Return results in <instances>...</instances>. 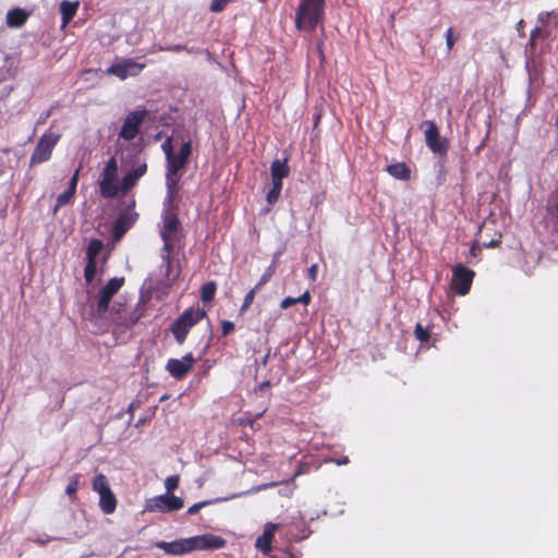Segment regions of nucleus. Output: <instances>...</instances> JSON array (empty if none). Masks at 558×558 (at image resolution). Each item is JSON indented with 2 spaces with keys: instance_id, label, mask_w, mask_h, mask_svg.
<instances>
[{
  "instance_id": "51",
  "label": "nucleus",
  "mask_w": 558,
  "mask_h": 558,
  "mask_svg": "<svg viewBox=\"0 0 558 558\" xmlns=\"http://www.w3.org/2000/svg\"><path fill=\"white\" fill-rule=\"evenodd\" d=\"M275 485H276V483L264 484L260 488L272 487Z\"/></svg>"
},
{
  "instance_id": "14",
  "label": "nucleus",
  "mask_w": 558,
  "mask_h": 558,
  "mask_svg": "<svg viewBox=\"0 0 558 558\" xmlns=\"http://www.w3.org/2000/svg\"><path fill=\"white\" fill-rule=\"evenodd\" d=\"M195 359L192 353L185 354L181 360L169 359L166 364L167 372L175 379L184 378L193 368Z\"/></svg>"
},
{
  "instance_id": "12",
  "label": "nucleus",
  "mask_w": 558,
  "mask_h": 558,
  "mask_svg": "<svg viewBox=\"0 0 558 558\" xmlns=\"http://www.w3.org/2000/svg\"><path fill=\"white\" fill-rule=\"evenodd\" d=\"M135 201H132L123 211H121L112 226V234L114 240H120L128 232L129 229L135 223L138 214L134 211Z\"/></svg>"
},
{
  "instance_id": "32",
  "label": "nucleus",
  "mask_w": 558,
  "mask_h": 558,
  "mask_svg": "<svg viewBox=\"0 0 558 558\" xmlns=\"http://www.w3.org/2000/svg\"><path fill=\"white\" fill-rule=\"evenodd\" d=\"M231 1L232 0H213L209 9L214 13L222 12Z\"/></svg>"
},
{
  "instance_id": "47",
  "label": "nucleus",
  "mask_w": 558,
  "mask_h": 558,
  "mask_svg": "<svg viewBox=\"0 0 558 558\" xmlns=\"http://www.w3.org/2000/svg\"><path fill=\"white\" fill-rule=\"evenodd\" d=\"M303 471H304V468H302V465H300L298 471L294 473V477L301 475L303 473Z\"/></svg>"
},
{
  "instance_id": "50",
  "label": "nucleus",
  "mask_w": 558,
  "mask_h": 558,
  "mask_svg": "<svg viewBox=\"0 0 558 558\" xmlns=\"http://www.w3.org/2000/svg\"><path fill=\"white\" fill-rule=\"evenodd\" d=\"M349 462V459L345 457L341 461H338V464H347Z\"/></svg>"
},
{
  "instance_id": "28",
  "label": "nucleus",
  "mask_w": 558,
  "mask_h": 558,
  "mask_svg": "<svg viewBox=\"0 0 558 558\" xmlns=\"http://www.w3.org/2000/svg\"><path fill=\"white\" fill-rule=\"evenodd\" d=\"M271 184L272 186L266 195V199L270 205L275 204L279 199L283 185L282 182L277 181H271Z\"/></svg>"
},
{
  "instance_id": "9",
  "label": "nucleus",
  "mask_w": 558,
  "mask_h": 558,
  "mask_svg": "<svg viewBox=\"0 0 558 558\" xmlns=\"http://www.w3.org/2000/svg\"><path fill=\"white\" fill-rule=\"evenodd\" d=\"M422 125L425 126L424 135L427 147L434 154L445 156L449 148L448 141L447 138L440 136L436 123L434 121L427 120L424 121Z\"/></svg>"
},
{
  "instance_id": "3",
  "label": "nucleus",
  "mask_w": 558,
  "mask_h": 558,
  "mask_svg": "<svg viewBox=\"0 0 558 558\" xmlns=\"http://www.w3.org/2000/svg\"><path fill=\"white\" fill-rule=\"evenodd\" d=\"M205 316L206 311L199 306L185 310L177 319H174L170 327L175 341L179 344H183L190 330Z\"/></svg>"
},
{
  "instance_id": "48",
  "label": "nucleus",
  "mask_w": 558,
  "mask_h": 558,
  "mask_svg": "<svg viewBox=\"0 0 558 558\" xmlns=\"http://www.w3.org/2000/svg\"><path fill=\"white\" fill-rule=\"evenodd\" d=\"M537 33H538V29H537V28H535V29L532 32V34H531V44H533L534 37L537 35Z\"/></svg>"
},
{
  "instance_id": "24",
  "label": "nucleus",
  "mask_w": 558,
  "mask_h": 558,
  "mask_svg": "<svg viewBox=\"0 0 558 558\" xmlns=\"http://www.w3.org/2000/svg\"><path fill=\"white\" fill-rule=\"evenodd\" d=\"M104 248V243L99 239H93L86 248V259L96 260Z\"/></svg>"
},
{
  "instance_id": "19",
  "label": "nucleus",
  "mask_w": 558,
  "mask_h": 558,
  "mask_svg": "<svg viewBox=\"0 0 558 558\" xmlns=\"http://www.w3.org/2000/svg\"><path fill=\"white\" fill-rule=\"evenodd\" d=\"M78 1H69V0H62L60 2V13L62 16V25L61 27L64 28L75 16L77 9H78Z\"/></svg>"
},
{
  "instance_id": "38",
  "label": "nucleus",
  "mask_w": 558,
  "mask_h": 558,
  "mask_svg": "<svg viewBox=\"0 0 558 558\" xmlns=\"http://www.w3.org/2000/svg\"><path fill=\"white\" fill-rule=\"evenodd\" d=\"M221 333L223 337L228 336L234 330V324L230 320H222L221 322Z\"/></svg>"
},
{
  "instance_id": "45",
  "label": "nucleus",
  "mask_w": 558,
  "mask_h": 558,
  "mask_svg": "<svg viewBox=\"0 0 558 558\" xmlns=\"http://www.w3.org/2000/svg\"><path fill=\"white\" fill-rule=\"evenodd\" d=\"M500 243H501V234H499L498 238L495 240H492L489 242H483V246L493 248V247L499 246Z\"/></svg>"
},
{
  "instance_id": "53",
  "label": "nucleus",
  "mask_w": 558,
  "mask_h": 558,
  "mask_svg": "<svg viewBox=\"0 0 558 558\" xmlns=\"http://www.w3.org/2000/svg\"><path fill=\"white\" fill-rule=\"evenodd\" d=\"M267 386H269V381H265V383H263V384L260 385V388L263 389L264 387H267Z\"/></svg>"
},
{
  "instance_id": "29",
  "label": "nucleus",
  "mask_w": 558,
  "mask_h": 558,
  "mask_svg": "<svg viewBox=\"0 0 558 558\" xmlns=\"http://www.w3.org/2000/svg\"><path fill=\"white\" fill-rule=\"evenodd\" d=\"M97 270V260L86 259V265L84 268V279L86 283H92L96 276Z\"/></svg>"
},
{
  "instance_id": "35",
  "label": "nucleus",
  "mask_w": 558,
  "mask_h": 558,
  "mask_svg": "<svg viewBox=\"0 0 558 558\" xmlns=\"http://www.w3.org/2000/svg\"><path fill=\"white\" fill-rule=\"evenodd\" d=\"M160 51H173V52H181L186 51L187 53H192L193 50L187 48L184 45H173V46H167V47H160Z\"/></svg>"
},
{
  "instance_id": "23",
  "label": "nucleus",
  "mask_w": 558,
  "mask_h": 558,
  "mask_svg": "<svg viewBox=\"0 0 558 558\" xmlns=\"http://www.w3.org/2000/svg\"><path fill=\"white\" fill-rule=\"evenodd\" d=\"M179 175L177 173H166L167 199L172 203L178 193Z\"/></svg>"
},
{
  "instance_id": "55",
  "label": "nucleus",
  "mask_w": 558,
  "mask_h": 558,
  "mask_svg": "<svg viewBox=\"0 0 558 558\" xmlns=\"http://www.w3.org/2000/svg\"><path fill=\"white\" fill-rule=\"evenodd\" d=\"M555 124H556V126L558 128V117H557V120H556V123H555Z\"/></svg>"
},
{
  "instance_id": "41",
  "label": "nucleus",
  "mask_w": 558,
  "mask_h": 558,
  "mask_svg": "<svg viewBox=\"0 0 558 558\" xmlns=\"http://www.w3.org/2000/svg\"><path fill=\"white\" fill-rule=\"evenodd\" d=\"M317 274H318V265L317 264H313L308 269H307V277L311 281H316L317 279Z\"/></svg>"
},
{
  "instance_id": "49",
  "label": "nucleus",
  "mask_w": 558,
  "mask_h": 558,
  "mask_svg": "<svg viewBox=\"0 0 558 558\" xmlns=\"http://www.w3.org/2000/svg\"><path fill=\"white\" fill-rule=\"evenodd\" d=\"M169 146H171V145H170V141H167L166 143H163V144H162V148H163V150L166 151V149H169Z\"/></svg>"
},
{
  "instance_id": "15",
  "label": "nucleus",
  "mask_w": 558,
  "mask_h": 558,
  "mask_svg": "<svg viewBox=\"0 0 558 558\" xmlns=\"http://www.w3.org/2000/svg\"><path fill=\"white\" fill-rule=\"evenodd\" d=\"M144 68V63H137L133 59H126L120 63L112 64L107 72L118 76L120 80H125L129 75L135 76L140 74Z\"/></svg>"
},
{
  "instance_id": "54",
  "label": "nucleus",
  "mask_w": 558,
  "mask_h": 558,
  "mask_svg": "<svg viewBox=\"0 0 558 558\" xmlns=\"http://www.w3.org/2000/svg\"><path fill=\"white\" fill-rule=\"evenodd\" d=\"M319 119H320V117H319V116H317V117H316V119H315V126L318 124Z\"/></svg>"
},
{
  "instance_id": "30",
  "label": "nucleus",
  "mask_w": 558,
  "mask_h": 558,
  "mask_svg": "<svg viewBox=\"0 0 558 558\" xmlns=\"http://www.w3.org/2000/svg\"><path fill=\"white\" fill-rule=\"evenodd\" d=\"M415 338L422 343L428 342L430 335L427 328L423 327L421 323H417L414 328Z\"/></svg>"
},
{
  "instance_id": "40",
  "label": "nucleus",
  "mask_w": 558,
  "mask_h": 558,
  "mask_svg": "<svg viewBox=\"0 0 558 558\" xmlns=\"http://www.w3.org/2000/svg\"><path fill=\"white\" fill-rule=\"evenodd\" d=\"M78 175H80V168L75 171V173L72 175L70 182H69V186L68 189L71 190L72 192H76V186H77V182H78Z\"/></svg>"
},
{
  "instance_id": "22",
  "label": "nucleus",
  "mask_w": 558,
  "mask_h": 558,
  "mask_svg": "<svg viewBox=\"0 0 558 558\" xmlns=\"http://www.w3.org/2000/svg\"><path fill=\"white\" fill-rule=\"evenodd\" d=\"M387 171L390 175L399 180H410L411 170L404 162L389 165Z\"/></svg>"
},
{
  "instance_id": "27",
  "label": "nucleus",
  "mask_w": 558,
  "mask_h": 558,
  "mask_svg": "<svg viewBox=\"0 0 558 558\" xmlns=\"http://www.w3.org/2000/svg\"><path fill=\"white\" fill-rule=\"evenodd\" d=\"M74 195H75V193L72 192L71 190H69L68 187L64 192H62L60 195H58L57 202H56V205L53 208V214H56L59 210V208L70 204L72 202V199L74 198Z\"/></svg>"
},
{
  "instance_id": "7",
  "label": "nucleus",
  "mask_w": 558,
  "mask_h": 558,
  "mask_svg": "<svg viewBox=\"0 0 558 558\" xmlns=\"http://www.w3.org/2000/svg\"><path fill=\"white\" fill-rule=\"evenodd\" d=\"M60 134L47 132L37 142L31 156V166L39 165L51 158L52 151L60 140Z\"/></svg>"
},
{
  "instance_id": "11",
  "label": "nucleus",
  "mask_w": 558,
  "mask_h": 558,
  "mask_svg": "<svg viewBox=\"0 0 558 558\" xmlns=\"http://www.w3.org/2000/svg\"><path fill=\"white\" fill-rule=\"evenodd\" d=\"M123 277L111 278L99 291V299L97 301V314L102 316L109 310L112 298L119 292L124 284Z\"/></svg>"
},
{
  "instance_id": "6",
  "label": "nucleus",
  "mask_w": 558,
  "mask_h": 558,
  "mask_svg": "<svg viewBox=\"0 0 558 558\" xmlns=\"http://www.w3.org/2000/svg\"><path fill=\"white\" fill-rule=\"evenodd\" d=\"M93 490L99 495V508L105 514H111L117 509V497L112 493L105 474H97L93 481Z\"/></svg>"
},
{
  "instance_id": "26",
  "label": "nucleus",
  "mask_w": 558,
  "mask_h": 558,
  "mask_svg": "<svg viewBox=\"0 0 558 558\" xmlns=\"http://www.w3.org/2000/svg\"><path fill=\"white\" fill-rule=\"evenodd\" d=\"M143 313L138 308L132 311L128 316L121 317L119 320L116 322L118 326L121 327H132L134 326L140 318L142 317Z\"/></svg>"
},
{
  "instance_id": "25",
  "label": "nucleus",
  "mask_w": 558,
  "mask_h": 558,
  "mask_svg": "<svg viewBox=\"0 0 558 558\" xmlns=\"http://www.w3.org/2000/svg\"><path fill=\"white\" fill-rule=\"evenodd\" d=\"M217 290V283L215 281H208L201 288V300L203 302H211L215 298Z\"/></svg>"
},
{
  "instance_id": "33",
  "label": "nucleus",
  "mask_w": 558,
  "mask_h": 558,
  "mask_svg": "<svg viewBox=\"0 0 558 558\" xmlns=\"http://www.w3.org/2000/svg\"><path fill=\"white\" fill-rule=\"evenodd\" d=\"M179 475L168 476L165 481V487L167 489V494L173 492L179 485Z\"/></svg>"
},
{
  "instance_id": "10",
  "label": "nucleus",
  "mask_w": 558,
  "mask_h": 558,
  "mask_svg": "<svg viewBox=\"0 0 558 558\" xmlns=\"http://www.w3.org/2000/svg\"><path fill=\"white\" fill-rule=\"evenodd\" d=\"M183 499L174 495L163 494L146 501L145 510L148 512H171L183 508Z\"/></svg>"
},
{
  "instance_id": "44",
  "label": "nucleus",
  "mask_w": 558,
  "mask_h": 558,
  "mask_svg": "<svg viewBox=\"0 0 558 558\" xmlns=\"http://www.w3.org/2000/svg\"><path fill=\"white\" fill-rule=\"evenodd\" d=\"M312 298L308 291H305L302 295L296 298L298 303H302L304 305H308Z\"/></svg>"
},
{
  "instance_id": "21",
  "label": "nucleus",
  "mask_w": 558,
  "mask_h": 558,
  "mask_svg": "<svg viewBox=\"0 0 558 558\" xmlns=\"http://www.w3.org/2000/svg\"><path fill=\"white\" fill-rule=\"evenodd\" d=\"M166 157H167V171L171 173H177L184 168L187 161L180 158L178 155H173L172 147L169 146V149H166Z\"/></svg>"
},
{
  "instance_id": "17",
  "label": "nucleus",
  "mask_w": 558,
  "mask_h": 558,
  "mask_svg": "<svg viewBox=\"0 0 558 558\" xmlns=\"http://www.w3.org/2000/svg\"><path fill=\"white\" fill-rule=\"evenodd\" d=\"M278 526L279 525L277 523H266L264 526L263 534L256 538L255 546L263 554H269L271 551V543Z\"/></svg>"
},
{
  "instance_id": "36",
  "label": "nucleus",
  "mask_w": 558,
  "mask_h": 558,
  "mask_svg": "<svg viewBox=\"0 0 558 558\" xmlns=\"http://www.w3.org/2000/svg\"><path fill=\"white\" fill-rule=\"evenodd\" d=\"M191 153H192L191 142H185V143L182 144L178 156L180 158L184 159L185 161H187Z\"/></svg>"
},
{
  "instance_id": "31",
  "label": "nucleus",
  "mask_w": 558,
  "mask_h": 558,
  "mask_svg": "<svg viewBox=\"0 0 558 558\" xmlns=\"http://www.w3.org/2000/svg\"><path fill=\"white\" fill-rule=\"evenodd\" d=\"M257 291L253 288L245 296H244V300H243V303L240 307V314H244L248 308L250 306L253 304L254 302V298H255V293Z\"/></svg>"
},
{
  "instance_id": "46",
  "label": "nucleus",
  "mask_w": 558,
  "mask_h": 558,
  "mask_svg": "<svg viewBox=\"0 0 558 558\" xmlns=\"http://www.w3.org/2000/svg\"><path fill=\"white\" fill-rule=\"evenodd\" d=\"M480 251L478 246L476 244H473L470 248V254L472 256H476L477 252Z\"/></svg>"
},
{
  "instance_id": "1",
  "label": "nucleus",
  "mask_w": 558,
  "mask_h": 558,
  "mask_svg": "<svg viewBox=\"0 0 558 558\" xmlns=\"http://www.w3.org/2000/svg\"><path fill=\"white\" fill-rule=\"evenodd\" d=\"M227 542L221 536L215 534H203L187 538H180L173 542L158 541L155 543L157 548L162 549L168 555H184L195 550H215L226 546Z\"/></svg>"
},
{
  "instance_id": "43",
  "label": "nucleus",
  "mask_w": 558,
  "mask_h": 558,
  "mask_svg": "<svg viewBox=\"0 0 558 558\" xmlns=\"http://www.w3.org/2000/svg\"><path fill=\"white\" fill-rule=\"evenodd\" d=\"M271 277V272L264 274L259 281L255 284L254 289L258 291Z\"/></svg>"
},
{
  "instance_id": "34",
  "label": "nucleus",
  "mask_w": 558,
  "mask_h": 558,
  "mask_svg": "<svg viewBox=\"0 0 558 558\" xmlns=\"http://www.w3.org/2000/svg\"><path fill=\"white\" fill-rule=\"evenodd\" d=\"M77 489H78V475H75L71 481L70 483L68 484L66 488H65V493L70 496V497H75L76 496V493H77Z\"/></svg>"
},
{
  "instance_id": "4",
  "label": "nucleus",
  "mask_w": 558,
  "mask_h": 558,
  "mask_svg": "<svg viewBox=\"0 0 558 558\" xmlns=\"http://www.w3.org/2000/svg\"><path fill=\"white\" fill-rule=\"evenodd\" d=\"M180 227V220L175 213H167L163 216V225L160 231V236L163 242L162 262L167 265V270L171 269L172 258L171 252L173 251V239Z\"/></svg>"
},
{
  "instance_id": "39",
  "label": "nucleus",
  "mask_w": 558,
  "mask_h": 558,
  "mask_svg": "<svg viewBox=\"0 0 558 558\" xmlns=\"http://www.w3.org/2000/svg\"><path fill=\"white\" fill-rule=\"evenodd\" d=\"M454 43H456V38L453 37V29L451 27H449L447 33H446L447 49L451 50L453 45H454Z\"/></svg>"
},
{
  "instance_id": "2",
  "label": "nucleus",
  "mask_w": 558,
  "mask_h": 558,
  "mask_svg": "<svg viewBox=\"0 0 558 558\" xmlns=\"http://www.w3.org/2000/svg\"><path fill=\"white\" fill-rule=\"evenodd\" d=\"M325 16V0H300L295 12V27L299 31L313 32L323 24Z\"/></svg>"
},
{
  "instance_id": "18",
  "label": "nucleus",
  "mask_w": 558,
  "mask_h": 558,
  "mask_svg": "<svg viewBox=\"0 0 558 558\" xmlns=\"http://www.w3.org/2000/svg\"><path fill=\"white\" fill-rule=\"evenodd\" d=\"M290 174V168L288 166V159L283 160L275 159L270 165L271 181L282 182L283 179Z\"/></svg>"
},
{
  "instance_id": "13",
  "label": "nucleus",
  "mask_w": 558,
  "mask_h": 558,
  "mask_svg": "<svg viewBox=\"0 0 558 558\" xmlns=\"http://www.w3.org/2000/svg\"><path fill=\"white\" fill-rule=\"evenodd\" d=\"M146 116L147 110L145 109L130 112L122 124L119 136L125 141L134 140L138 135L141 124Z\"/></svg>"
},
{
  "instance_id": "42",
  "label": "nucleus",
  "mask_w": 558,
  "mask_h": 558,
  "mask_svg": "<svg viewBox=\"0 0 558 558\" xmlns=\"http://www.w3.org/2000/svg\"><path fill=\"white\" fill-rule=\"evenodd\" d=\"M294 304H298L296 298L287 296L281 301L280 307L286 310Z\"/></svg>"
},
{
  "instance_id": "20",
  "label": "nucleus",
  "mask_w": 558,
  "mask_h": 558,
  "mask_svg": "<svg viewBox=\"0 0 558 558\" xmlns=\"http://www.w3.org/2000/svg\"><path fill=\"white\" fill-rule=\"evenodd\" d=\"M27 19L28 13L25 10L15 8L7 13L5 22L11 28H19L26 23Z\"/></svg>"
},
{
  "instance_id": "16",
  "label": "nucleus",
  "mask_w": 558,
  "mask_h": 558,
  "mask_svg": "<svg viewBox=\"0 0 558 558\" xmlns=\"http://www.w3.org/2000/svg\"><path fill=\"white\" fill-rule=\"evenodd\" d=\"M147 172V165L145 162L138 165L137 167L131 169L121 180L119 192L122 195L129 193L136 184L137 181Z\"/></svg>"
},
{
  "instance_id": "52",
  "label": "nucleus",
  "mask_w": 558,
  "mask_h": 558,
  "mask_svg": "<svg viewBox=\"0 0 558 558\" xmlns=\"http://www.w3.org/2000/svg\"><path fill=\"white\" fill-rule=\"evenodd\" d=\"M134 408H135V404H134V402H132V403L130 404V407H129V411H130V412H132V411L134 410Z\"/></svg>"
},
{
  "instance_id": "37",
  "label": "nucleus",
  "mask_w": 558,
  "mask_h": 558,
  "mask_svg": "<svg viewBox=\"0 0 558 558\" xmlns=\"http://www.w3.org/2000/svg\"><path fill=\"white\" fill-rule=\"evenodd\" d=\"M213 504L211 500H205V501H199V502H196L194 504L193 506H191L189 509H187V513L189 514H195L197 513L202 508L208 506Z\"/></svg>"
},
{
  "instance_id": "5",
  "label": "nucleus",
  "mask_w": 558,
  "mask_h": 558,
  "mask_svg": "<svg viewBox=\"0 0 558 558\" xmlns=\"http://www.w3.org/2000/svg\"><path fill=\"white\" fill-rule=\"evenodd\" d=\"M118 161L114 156H111L100 174L98 182L99 194L102 198L112 199L119 194L118 181Z\"/></svg>"
},
{
  "instance_id": "8",
  "label": "nucleus",
  "mask_w": 558,
  "mask_h": 558,
  "mask_svg": "<svg viewBox=\"0 0 558 558\" xmlns=\"http://www.w3.org/2000/svg\"><path fill=\"white\" fill-rule=\"evenodd\" d=\"M475 271L463 264H458L452 269L451 289L459 295H466L472 287Z\"/></svg>"
}]
</instances>
